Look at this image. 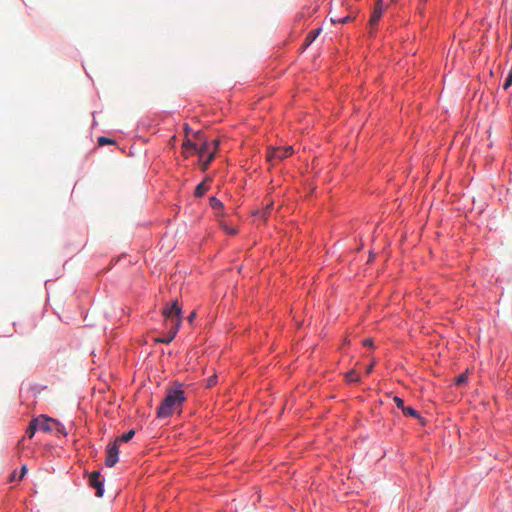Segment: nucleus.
<instances>
[{"label":"nucleus","instance_id":"obj_1","mask_svg":"<svg viewBox=\"0 0 512 512\" xmlns=\"http://www.w3.org/2000/svg\"><path fill=\"white\" fill-rule=\"evenodd\" d=\"M186 401L185 391L182 384L176 382L173 386L167 388V394L160 406L157 408L158 418H167L171 416Z\"/></svg>","mask_w":512,"mask_h":512},{"label":"nucleus","instance_id":"obj_2","mask_svg":"<svg viewBox=\"0 0 512 512\" xmlns=\"http://www.w3.org/2000/svg\"><path fill=\"white\" fill-rule=\"evenodd\" d=\"M181 313L182 310L177 301H174L170 307L163 309L162 314L165 319V323L167 326L170 325V329L166 337L157 338L155 339V342L168 344L175 338L181 325Z\"/></svg>","mask_w":512,"mask_h":512},{"label":"nucleus","instance_id":"obj_3","mask_svg":"<svg viewBox=\"0 0 512 512\" xmlns=\"http://www.w3.org/2000/svg\"><path fill=\"white\" fill-rule=\"evenodd\" d=\"M383 15L382 0H377L368 23V37L374 38L377 35L379 22Z\"/></svg>","mask_w":512,"mask_h":512},{"label":"nucleus","instance_id":"obj_4","mask_svg":"<svg viewBox=\"0 0 512 512\" xmlns=\"http://www.w3.org/2000/svg\"><path fill=\"white\" fill-rule=\"evenodd\" d=\"M294 150L292 146L287 147H269L267 150V160L275 164L280 162L293 154Z\"/></svg>","mask_w":512,"mask_h":512},{"label":"nucleus","instance_id":"obj_5","mask_svg":"<svg viewBox=\"0 0 512 512\" xmlns=\"http://www.w3.org/2000/svg\"><path fill=\"white\" fill-rule=\"evenodd\" d=\"M39 418V430L44 432L54 431L55 427H59L60 423L52 418H49L45 415H41Z\"/></svg>","mask_w":512,"mask_h":512},{"label":"nucleus","instance_id":"obj_6","mask_svg":"<svg viewBox=\"0 0 512 512\" xmlns=\"http://www.w3.org/2000/svg\"><path fill=\"white\" fill-rule=\"evenodd\" d=\"M119 449L118 444L114 443L107 448V456L105 464L108 467H113L118 462Z\"/></svg>","mask_w":512,"mask_h":512},{"label":"nucleus","instance_id":"obj_7","mask_svg":"<svg viewBox=\"0 0 512 512\" xmlns=\"http://www.w3.org/2000/svg\"><path fill=\"white\" fill-rule=\"evenodd\" d=\"M89 484L91 487L96 489V495L97 497L103 496V482L100 481V472L99 471H93L89 475Z\"/></svg>","mask_w":512,"mask_h":512},{"label":"nucleus","instance_id":"obj_8","mask_svg":"<svg viewBox=\"0 0 512 512\" xmlns=\"http://www.w3.org/2000/svg\"><path fill=\"white\" fill-rule=\"evenodd\" d=\"M393 401L394 403L396 404V406L402 410V412L404 413V415H407V416H411V417H414V418H420V415L418 413V411H416L414 408L412 407H407L404 405V401L397 397V396H394L393 397Z\"/></svg>","mask_w":512,"mask_h":512},{"label":"nucleus","instance_id":"obj_9","mask_svg":"<svg viewBox=\"0 0 512 512\" xmlns=\"http://www.w3.org/2000/svg\"><path fill=\"white\" fill-rule=\"evenodd\" d=\"M208 182H211V179L207 177L204 179V181H202L196 186L194 192L196 197H201L207 192V190L209 189V186L207 184Z\"/></svg>","mask_w":512,"mask_h":512},{"label":"nucleus","instance_id":"obj_10","mask_svg":"<svg viewBox=\"0 0 512 512\" xmlns=\"http://www.w3.org/2000/svg\"><path fill=\"white\" fill-rule=\"evenodd\" d=\"M37 430H39V418H33L26 430V436L32 438Z\"/></svg>","mask_w":512,"mask_h":512},{"label":"nucleus","instance_id":"obj_11","mask_svg":"<svg viewBox=\"0 0 512 512\" xmlns=\"http://www.w3.org/2000/svg\"><path fill=\"white\" fill-rule=\"evenodd\" d=\"M210 145L209 143L207 142H204L200 148L197 150L198 154H199V157L200 159H202L203 157H205L206 155L208 156L209 153H212V151H210Z\"/></svg>","mask_w":512,"mask_h":512},{"label":"nucleus","instance_id":"obj_12","mask_svg":"<svg viewBox=\"0 0 512 512\" xmlns=\"http://www.w3.org/2000/svg\"><path fill=\"white\" fill-rule=\"evenodd\" d=\"M134 435H135V431L129 430L127 433L123 434L121 437L116 438L115 442L118 445L123 442H128L134 437Z\"/></svg>","mask_w":512,"mask_h":512},{"label":"nucleus","instance_id":"obj_13","mask_svg":"<svg viewBox=\"0 0 512 512\" xmlns=\"http://www.w3.org/2000/svg\"><path fill=\"white\" fill-rule=\"evenodd\" d=\"M320 32H321V29H315V30L310 31L308 33V35L306 36V40H305L306 45H310L317 38V36L319 35Z\"/></svg>","mask_w":512,"mask_h":512},{"label":"nucleus","instance_id":"obj_14","mask_svg":"<svg viewBox=\"0 0 512 512\" xmlns=\"http://www.w3.org/2000/svg\"><path fill=\"white\" fill-rule=\"evenodd\" d=\"M210 206L217 211L222 210L224 207L223 203L216 197L210 198Z\"/></svg>","mask_w":512,"mask_h":512},{"label":"nucleus","instance_id":"obj_15","mask_svg":"<svg viewBox=\"0 0 512 512\" xmlns=\"http://www.w3.org/2000/svg\"><path fill=\"white\" fill-rule=\"evenodd\" d=\"M346 379L348 382H357L359 380V375L355 370H350L346 373Z\"/></svg>","mask_w":512,"mask_h":512},{"label":"nucleus","instance_id":"obj_16","mask_svg":"<svg viewBox=\"0 0 512 512\" xmlns=\"http://www.w3.org/2000/svg\"><path fill=\"white\" fill-rule=\"evenodd\" d=\"M468 381V374L467 372L462 373L455 379V384L458 386L464 385Z\"/></svg>","mask_w":512,"mask_h":512},{"label":"nucleus","instance_id":"obj_17","mask_svg":"<svg viewBox=\"0 0 512 512\" xmlns=\"http://www.w3.org/2000/svg\"><path fill=\"white\" fill-rule=\"evenodd\" d=\"M214 157H215L214 152L209 153V155L207 156V159L202 164V169L203 170H206L208 168L210 163L213 161Z\"/></svg>","mask_w":512,"mask_h":512},{"label":"nucleus","instance_id":"obj_18","mask_svg":"<svg viewBox=\"0 0 512 512\" xmlns=\"http://www.w3.org/2000/svg\"><path fill=\"white\" fill-rule=\"evenodd\" d=\"M512 85V66H511V69L508 73V76L506 77L505 79V82L503 84V88L506 90L508 89L510 86Z\"/></svg>","mask_w":512,"mask_h":512},{"label":"nucleus","instance_id":"obj_19","mask_svg":"<svg viewBox=\"0 0 512 512\" xmlns=\"http://www.w3.org/2000/svg\"><path fill=\"white\" fill-rule=\"evenodd\" d=\"M222 228L228 233V234H231V235H235L237 233V229L236 228H231V227H228L226 224L222 223L221 224Z\"/></svg>","mask_w":512,"mask_h":512},{"label":"nucleus","instance_id":"obj_20","mask_svg":"<svg viewBox=\"0 0 512 512\" xmlns=\"http://www.w3.org/2000/svg\"><path fill=\"white\" fill-rule=\"evenodd\" d=\"M113 143V140L109 139V138H106V137H99L98 138V144L99 145H105V144H112Z\"/></svg>","mask_w":512,"mask_h":512},{"label":"nucleus","instance_id":"obj_21","mask_svg":"<svg viewBox=\"0 0 512 512\" xmlns=\"http://www.w3.org/2000/svg\"><path fill=\"white\" fill-rule=\"evenodd\" d=\"M183 147L191 148V149H196V144L192 143L190 140H186L183 143Z\"/></svg>","mask_w":512,"mask_h":512},{"label":"nucleus","instance_id":"obj_22","mask_svg":"<svg viewBox=\"0 0 512 512\" xmlns=\"http://www.w3.org/2000/svg\"><path fill=\"white\" fill-rule=\"evenodd\" d=\"M363 345H364V346H368V347H373V345H374V344H373V340H372L371 338L365 339V340L363 341Z\"/></svg>","mask_w":512,"mask_h":512},{"label":"nucleus","instance_id":"obj_23","mask_svg":"<svg viewBox=\"0 0 512 512\" xmlns=\"http://www.w3.org/2000/svg\"><path fill=\"white\" fill-rule=\"evenodd\" d=\"M26 472H27V467L24 465L21 468V472H20V475H19L18 479L21 480L24 477V475L26 474Z\"/></svg>","mask_w":512,"mask_h":512},{"label":"nucleus","instance_id":"obj_24","mask_svg":"<svg viewBox=\"0 0 512 512\" xmlns=\"http://www.w3.org/2000/svg\"><path fill=\"white\" fill-rule=\"evenodd\" d=\"M212 145H213V151L215 153V151L217 150L218 146H219V140H214L212 142Z\"/></svg>","mask_w":512,"mask_h":512},{"label":"nucleus","instance_id":"obj_25","mask_svg":"<svg viewBox=\"0 0 512 512\" xmlns=\"http://www.w3.org/2000/svg\"><path fill=\"white\" fill-rule=\"evenodd\" d=\"M215 383H216V381H215V377H211V378H209V379H208V384H207V385H208V387H211V386H213Z\"/></svg>","mask_w":512,"mask_h":512},{"label":"nucleus","instance_id":"obj_26","mask_svg":"<svg viewBox=\"0 0 512 512\" xmlns=\"http://www.w3.org/2000/svg\"><path fill=\"white\" fill-rule=\"evenodd\" d=\"M54 430H56L58 433H64V427H63V425H61V424H60V426H59V427H55V429H54Z\"/></svg>","mask_w":512,"mask_h":512},{"label":"nucleus","instance_id":"obj_27","mask_svg":"<svg viewBox=\"0 0 512 512\" xmlns=\"http://www.w3.org/2000/svg\"><path fill=\"white\" fill-rule=\"evenodd\" d=\"M195 316H196V313L193 311V312L189 315V317H188L189 322H192V321H193V319L195 318Z\"/></svg>","mask_w":512,"mask_h":512},{"label":"nucleus","instance_id":"obj_28","mask_svg":"<svg viewBox=\"0 0 512 512\" xmlns=\"http://www.w3.org/2000/svg\"><path fill=\"white\" fill-rule=\"evenodd\" d=\"M270 208H271V205H268V206L266 207L265 211H263V213H262V214H263V217H265V216L267 215V213H268V211L270 210Z\"/></svg>","mask_w":512,"mask_h":512},{"label":"nucleus","instance_id":"obj_29","mask_svg":"<svg viewBox=\"0 0 512 512\" xmlns=\"http://www.w3.org/2000/svg\"><path fill=\"white\" fill-rule=\"evenodd\" d=\"M372 368H373V364L369 365V366L367 367L366 372H367V373H370V372L372 371Z\"/></svg>","mask_w":512,"mask_h":512},{"label":"nucleus","instance_id":"obj_30","mask_svg":"<svg viewBox=\"0 0 512 512\" xmlns=\"http://www.w3.org/2000/svg\"><path fill=\"white\" fill-rule=\"evenodd\" d=\"M348 20V17L337 20L338 22L345 23Z\"/></svg>","mask_w":512,"mask_h":512},{"label":"nucleus","instance_id":"obj_31","mask_svg":"<svg viewBox=\"0 0 512 512\" xmlns=\"http://www.w3.org/2000/svg\"><path fill=\"white\" fill-rule=\"evenodd\" d=\"M15 478H16V475H15V473H13V474L11 475V479H10V480H11V481H13Z\"/></svg>","mask_w":512,"mask_h":512},{"label":"nucleus","instance_id":"obj_32","mask_svg":"<svg viewBox=\"0 0 512 512\" xmlns=\"http://www.w3.org/2000/svg\"><path fill=\"white\" fill-rule=\"evenodd\" d=\"M185 130H186V132H188V131H189V127H188L187 125H186V127H185Z\"/></svg>","mask_w":512,"mask_h":512}]
</instances>
